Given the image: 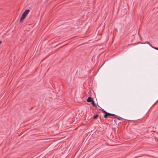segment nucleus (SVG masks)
Wrapping results in <instances>:
<instances>
[{
    "instance_id": "obj_1",
    "label": "nucleus",
    "mask_w": 158,
    "mask_h": 158,
    "mask_svg": "<svg viewBox=\"0 0 158 158\" xmlns=\"http://www.w3.org/2000/svg\"><path fill=\"white\" fill-rule=\"evenodd\" d=\"M29 11L30 10L29 9H27L22 14L21 17L20 19V22H21L23 19L25 18L26 16L28 14Z\"/></svg>"
},
{
    "instance_id": "obj_2",
    "label": "nucleus",
    "mask_w": 158,
    "mask_h": 158,
    "mask_svg": "<svg viewBox=\"0 0 158 158\" xmlns=\"http://www.w3.org/2000/svg\"><path fill=\"white\" fill-rule=\"evenodd\" d=\"M93 101V100L90 97H89L86 99V101L88 102H92Z\"/></svg>"
},
{
    "instance_id": "obj_3",
    "label": "nucleus",
    "mask_w": 158,
    "mask_h": 158,
    "mask_svg": "<svg viewBox=\"0 0 158 158\" xmlns=\"http://www.w3.org/2000/svg\"><path fill=\"white\" fill-rule=\"evenodd\" d=\"M110 113H108V112H107V113H106V114H105L104 115V117L105 118H106L108 116H110Z\"/></svg>"
},
{
    "instance_id": "obj_4",
    "label": "nucleus",
    "mask_w": 158,
    "mask_h": 158,
    "mask_svg": "<svg viewBox=\"0 0 158 158\" xmlns=\"http://www.w3.org/2000/svg\"><path fill=\"white\" fill-rule=\"evenodd\" d=\"M148 44H149V45H150V46L151 47H152V48H154V49H156V50H158V48L155 47H153V46H152V45H151V44H150V43L149 42H148Z\"/></svg>"
},
{
    "instance_id": "obj_5",
    "label": "nucleus",
    "mask_w": 158,
    "mask_h": 158,
    "mask_svg": "<svg viewBox=\"0 0 158 158\" xmlns=\"http://www.w3.org/2000/svg\"><path fill=\"white\" fill-rule=\"evenodd\" d=\"M91 103H92V105L93 106L96 107V108H97V106L96 105V104L94 103V100Z\"/></svg>"
},
{
    "instance_id": "obj_6",
    "label": "nucleus",
    "mask_w": 158,
    "mask_h": 158,
    "mask_svg": "<svg viewBox=\"0 0 158 158\" xmlns=\"http://www.w3.org/2000/svg\"><path fill=\"white\" fill-rule=\"evenodd\" d=\"M115 118H117L118 120H121L123 119V118L119 116H117V117H116Z\"/></svg>"
},
{
    "instance_id": "obj_7",
    "label": "nucleus",
    "mask_w": 158,
    "mask_h": 158,
    "mask_svg": "<svg viewBox=\"0 0 158 158\" xmlns=\"http://www.w3.org/2000/svg\"><path fill=\"white\" fill-rule=\"evenodd\" d=\"M98 116H99V115L97 114L96 115H94L93 117V118L94 119H96L98 117Z\"/></svg>"
},
{
    "instance_id": "obj_8",
    "label": "nucleus",
    "mask_w": 158,
    "mask_h": 158,
    "mask_svg": "<svg viewBox=\"0 0 158 158\" xmlns=\"http://www.w3.org/2000/svg\"><path fill=\"white\" fill-rule=\"evenodd\" d=\"M110 115L112 116H114V118H115L116 117H117V115H115L114 114H110Z\"/></svg>"
},
{
    "instance_id": "obj_9",
    "label": "nucleus",
    "mask_w": 158,
    "mask_h": 158,
    "mask_svg": "<svg viewBox=\"0 0 158 158\" xmlns=\"http://www.w3.org/2000/svg\"><path fill=\"white\" fill-rule=\"evenodd\" d=\"M102 112H103L105 114H106V113H107V112L104 110L103 109H102Z\"/></svg>"
},
{
    "instance_id": "obj_10",
    "label": "nucleus",
    "mask_w": 158,
    "mask_h": 158,
    "mask_svg": "<svg viewBox=\"0 0 158 158\" xmlns=\"http://www.w3.org/2000/svg\"><path fill=\"white\" fill-rule=\"evenodd\" d=\"M2 42L1 41H0V44H1L2 43Z\"/></svg>"
},
{
    "instance_id": "obj_11",
    "label": "nucleus",
    "mask_w": 158,
    "mask_h": 158,
    "mask_svg": "<svg viewBox=\"0 0 158 158\" xmlns=\"http://www.w3.org/2000/svg\"><path fill=\"white\" fill-rule=\"evenodd\" d=\"M98 106V108H100L101 109V108L99 106Z\"/></svg>"
},
{
    "instance_id": "obj_12",
    "label": "nucleus",
    "mask_w": 158,
    "mask_h": 158,
    "mask_svg": "<svg viewBox=\"0 0 158 158\" xmlns=\"http://www.w3.org/2000/svg\"><path fill=\"white\" fill-rule=\"evenodd\" d=\"M98 106V108H100L101 109V108L99 106Z\"/></svg>"
},
{
    "instance_id": "obj_13",
    "label": "nucleus",
    "mask_w": 158,
    "mask_h": 158,
    "mask_svg": "<svg viewBox=\"0 0 158 158\" xmlns=\"http://www.w3.org/2000/svg\"><path fill=\"white\" fill-rule=\"evenodd\" d=\"M99 110H101V109H99Z\"/></svg>"
}]
</instances>
